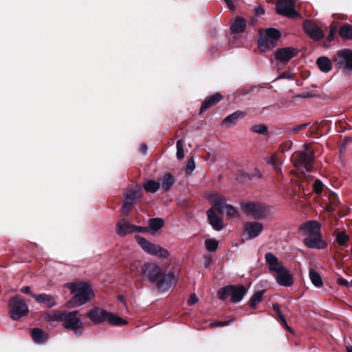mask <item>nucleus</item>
Wrapping results in <instances>:
<instances>
[{
    "instance_id": "774afa93",
    "label": "nucleus",
    "mask_w": 352,
    "mask_h": 352,
    "mask_svg": "<svg viewBox=\"0 0 352 352\" xmlns=\"http://www.w3.org/2000/svg\"><path fill=\"white\" fill-rule=\"evenodd\" d=\"M120 299L121 300H123V298H122V297H120Z\"/></svg>"
},
{
    "instance_id": "dca6fc26",
    "label": "nucleus",
    "mask_w": 352,
    "mask_h": 352,
    "mask_svg": "<svg viewBox=\"0 0 352 352\" xmlns=\"http://www.w3.org/2000/svg\"><path fill=\"white\" fill-rule=\"evenodd\" d=\"M213 206L221 214H226L228 217H235L238 215L236 209L231 205L227 204L223 198L214 201Z\"/></svg>"
},
{
    "instance_id": "e433bc0d",
    "label": "nucleus",
    "mask_w": 352,
    "mask_h": 352,
    "mask_svg": "<svg viewBox=\"0 0 352 352\" xmlns=\"http://www.w3.org/2000/svg\"><path fill=\"white\" fill-rule=\"evenodd\" d=\"M339 34L343 38L352 39V25H344L340 27Z\"/></svg>"
},
{
    "instance_id": "7c9ffc66",
    "label": "nucleus",
    "mask_w": 352,
    "mask_h": 352,
    "mask_svg": "<svg viewBox=\"0 0 352 352\" xmlns=\"http://www.w3.org/2000/svg\"><path fill=\"white\" fill-rule=\"evenodd\" d=\"M160 181H161L162 188L164 191L168 190L175 183V179L174 177L170 173L165 174L160 179Z\"/></svg>"
},
{
    "instance_id": "a18cd8bd",
    "label": "nucleus",
    "mask_w": 352,
    "mask_h": 352,
    "mask_svg": "<svg viewBox=\"0 0 352 352\" xmlns=\"http://www.w3.org/2000/svg\"><path fill=\"white\" fill-rule=\"evenodd\" d=\"M323 183L320 179H316L314 184H313V188L316 193L320 194L323 190Z\"/></svg>"
},
{
    "instance_id": "1a4fd4ad",
    "label": "nucleus",
    "mask_w": 352,
    "mask_h": 352,
    "mask_svg": "<svg viewBox=\"0 0 352 352\" xmlns=\"http://www.w3.org/2000/svg\"><path fill=\"white\" fill-rule=\"evenodd\" d=\"M334 62L337 67L352 74V51L349 49L342 50L336 54Z\"/></svg>"
},
{
    "instance_id": "473e14b6",
    "label": "nucleus",
    "mask_w": 352,
    "mask_h": 352,
    "mask_svg": "<svg viewBox=\"0 0 352 352\" xmlns=\"http://www.w3.org/2000/svg\"><path fill=\"white\" fill-rule=\"evenodd\" d=\"M107 320H108L110 324L115 326H122L127 324V321L126 320L122 319L118 315L110 312H108V318Z\"/></svg>"
},
{
    "instance_id": "c85d7f7f",
    "label": "nucleus",
    "mask_w": 352,
    "mask_h": 352,
    "mask_svg": "<svg viewBox=\"0 0 352 352\" xmlns=\"http://www.w3.org/2000/svg\"><path fill=\"white\" fill-rule=\"evenodd\" d=\"M31 336L33 340L37 344H43L47 340V335L41 329H32Z\"/></svg>"
},
{
    "instance_id": "2eb2a0df",
    "label": "nucleus",
    "mask_w": 352,
    "mask_h": 352,
    "mask_svg": "<svg viewBox=\"0 0 352 352\" xmlns=\"http://www.w3.org/2000/svg\"><path fill=\"white\" fill-rule=\"evenodd\" d=\"M298 50L294 47H283L274 52V58L280 63H287L298 54Z\"/></svg>"
},
{
    "instance_id": "6ab92c4d",
    "label": "nucleus",
    "mask_w": 352,
    "mask_h": 352,
    "mask_svg": "<svg viewBox=\"0 0 352 352\" xmlns=\"http://www.w3.org/2000/svg\"><path fill=\"white\" fill-rule=\"evenodd\" d=\"M87 316L94 324H100L107 320L108 311L100 307H94L88 311Z\"/></svg>"
},
{
    "instance_id": "f3484780",
    "label": "nucleus",
    "mask_w": 352,
    "mask_h": 352,
    "mask_svg": "<svg viewBox=\"0 0 352 352\" xmlns=\"http://www.w3.org/2000/svg\"><path fill=\"white\" fill-rule=\"evenodd\" d=\"M305 33L312 39L319 41L324 36L322 30L315 23L310 21H305L303 23Z\"/></svg>"
},
{
    "instance_id": "58836bf2",
    "label": "nucleus",
    "mask_w": 352,
    "mask_h": 352,
    "mask_svg": "<svg viewBox=\"0 0 352 352\" xmlns=\"http://www.w3.org/2000/svg\"><path fill=\"white\" fill-rule=\"evenodd\" d=\"M66 311H54L46 314L45 318L50 321H63Z\"/></svg>"
},
{
    "instance_id": "4be33fe9",
    "label": "nucleus",
    "mask_w": 352,
    "mask_h": 352,
    "mask_svg": "<svg viewBox=\"0 0 352 352\" xmlns=\"http://www.w3.org/2000/svg\"><path fill=\"white\" fill-rule=\"evenodd\" d=\"M258 47L263 52H266L274 48L276 41L263 34V31L259 32Z\"/></svg>"
},
{
    "instance_id": "864d4df0",
    "label": "nucleus",
    "mask_w": 352,
    "mask_h": 352,
    "mask_svg": "<svg viewBox=\"0 0 352 352\" xmlns=\"http://www.w3.org/2000/svg\"><path fill=\"white\" fill-rule=\"evenodd\" d=\"M229 322H230V321H225V322L216 321V322H211L210 326L211 327H223V326L228 325L229 324Z\"/></svg>"
},
{
    "instance_id": "79ce46f5",
    "label": "nucleus",
    "mask_w": 352,
    "mask_h": 352,
    "mask_svg": "<svg viewBox=\"0 0 352 352\" xmlns=\"http://www.w3.org/2000/svg\"><path fill=\"white\" fill-rule=\"evenodd\" d=\"M250 130L256 133L261 135H267L268 128L266 125L261 124L251 126Z\"/></svg>"
},
{
    "instance_id": "20e7f679",
    "label": "nucleus",
    "mask_w": 352,
    "mask_h": 352,
    "mask_svg": "<svg viewBox=\"0 0 352 352\" xmlns=\"http://www.w3.org/2000/svg\"><path fill=\"white\" fill-rule=\"evenodd\" d=\"M246 293L247 289L243 285L235 286L230 285L220 288L217 292V296L221 300H225L230 296L232 302L238 303L242 300Z\"/></svg>"
},
{
    "instance_id": "cd10ccee",
    "label": "nucleus",
    "mask_w": 352,
    "mask_h": 352,
    "mask_svg": "<svg viewBox=\"0 0 352 352\" xmlns=\"http://www.w3.org/2000/svg\"><path fill=\"white\" fill-rule=\"evenodd\" d=\"M246 27L245 20L240 16L235 19L230 26L232 32L234 34H240L244 32Z\"/></svg>"
},
{
    "instance_id": "c756f323",
    "label": "nucleus",
    "mask_w": 352,
    "mask_h": 352,
    "mask_svg": "<svg viewBox=\"0 0 352 352\" xmlns=\"http://www.w3.org/2000/svg\"><path fill=\"white\" fill-rule=\"evenodd\" d=\"M164 226V221L160 218L151 219L148 222V232L154 234Z\"/></svg>"
},
{
    "instance_id": "603ef678",
    "label": "nucleus",
    "mask_w": 352,
    "mask_h": 352,
    "mask_svg": "<svg viewBox=\"0 0 352 352\" xmlns=\"http://www.w3.org/2000/svg\"><path fill=\"white\" fill-rule=\"evenodd\" d=\"M254 13H255V15H256V16H261V15L264 14L265 7L261 5L256 6L254 9Z\"/></svg>"
},
{
    "instance_id": "a211bd4d",
    "label": "nucleus",
    "mask_w": 352,
    "mask_h": 352,
    "mask_svg": "<svg viewBox=\"0 0 352 352\" xmlns=\"http://www.w3.org/2000/svg\"><path fill=\"white\" fill-rule=\"evenodd\" d=\"M265 259L268 270L270 272H276V274L280 272L285 267L283 263L279 261L278 257L272 252L266 253Z\"/></svg>"
},
{
    "instance_id": "39448f33",
    "label": "nucleus",
    "mask_w": 352,
    "mask_h": 352,
    "mask_svg": "<svg viewBox=\"0 0 352 352\" xmlns=\"http://www.w3.org/2000/svg\"><path fill=\"white\" fill-rule=\"evenodd\" d=\"M135 240L142 250L148 254L162 258H166L169 256V252L166 249L151 243L140 235L135 236Z\"/></svg>"
},
{
    "instance_id": "09e8293b",
    "label": "nucleus",
    "mask_w": 352,
    "mask_h": 352,
    "mask_svg": "<svg viewBox=\"0 0 352 352\" xmlns=\"http://www.w3.org/2000/svg\"><path fill=\"white\" fill-rule=\"evenodd\" d=\"M148 232V227L138 226L133 225V232L143 233Z\"/></svg>"
},
{
    "instance_id": "72a5a7b5",
    "label": "nucleus",
    "mask_w": 352,
    "mask_h": 352,
    "mask_svg": "<svg viewBox=\"0 0 352 352\" xmlns=\"http://www.w3.org/2000/svg\"><path fill=\"white\" fill-rule=\"evenodd\" d=\"M309 278L312 284L316 287H321L323 285L322 278L318 272L311 269L309 272Z\"/></svg>"
},
{
    "instance_id": "9d476101",
    "label": "nucleus",
    "mask_w": 352,
    "mask_h": 352,
    "mask_svg": "<svg viewBox=\"0 0 352 352\" xmlns=\"http://www.w3.org/2000/svg\"><path fill=\"white\" fill-rule=\"evenodd\" d=\"M295 0H280L276 4V12L289 19H296L300 16L295 10Z\"/></svg>"
},
{
    "instance_id": "bb28decb",
    "label": "nucleus",
    "mask_w": 352,
    "mask_h": 352,
    "mask_svg": "<svg viewBox=\"0 0 352 352\" xmlns=\"http://www.w3.org/2000/svg\"><path fill=\"white\" fill-rule=\"evenodd\" d=\"M316 65L320 70L323 73H328L332 69V63L331 60L325 56H320L316 60Z\"/></svg>"
},
{
    "instance_id": "4c0bfd02",
    "label": "nucleus",
    "mask_w": 352,
    "mask_h": 352,
    "mask_svg": "<svg viewBox=\"0 0 352 352\" xmlns=\"http://www.w3.org/2000/svg\"><path fill=\"white\" fill-rule=\"evenodd\" d=\"M263 34L276 41L281 36L280 32L275 28H267L263 31Z\"/></svg>"
},
{
    "instance_id": "052dcab7",
    "label": "nucleus",
    "mask_w": 352,
    "mask_h": 352,
    "mask_svg": "<svg viewBox=\"0 0 352 352\" xmlns=\"http://www.w3.org/2000/svg\"><path fill=\"white\" fill-rule=\"evenodd\" d=\"M230 10H234L235 6L232 0H224Z\"/></svg>"
},
{
    "instance_id": "412c9836",
    "label": "nucleus",
    "mask_w": 352,
    "mask_h": 352,
    "mask_svg": "<svg viewBox=\"0 0 352 352\" xmlns=\"http://www.w3.org/2000/svg\"><path fill=\"white\" fill-rule=\"evenodd\" d=\"M246 111H236L226 116L223 120L222 124L225 125L226 128H229L232 125L236 124L239 120L243 119L246 116Z\"/></svg>"
},
{
    "instance_id": "aec40b11",
    "label": "nucleus",
    "mask_w": 352,
    "mask_h": 352,
    "mask_svg": "<svg viewBox=\"0 0 352 352\" xmlns=\"http://www.w3.org/2000/svg\"><path fill=\"white\" fill-rule=\"evenodd\" d=\"M276 280L279 285L287 287H291L294 284L293 276L286 267L280 272L276 273Z\"/></svg>"
},
{
    "instance_id": "393cba45",
    "label": "nucleus",
    "mask_w": 352,
    "mask_h": 352,
    "mask_svg": "<svg viewBox=\"0 0 352 352\" xmlns=\"http://www.w3.org/2000/svg\"><path fill=\"white\" fill-rule=\"evenodd\" d=\"M116 232L121 236L133 233V225L125 219H121L116 225Z\"/></svg>"
},
{
    "instance_id": "13d9d810",
    "label": "nucleus",
    "mask_w": 352,
    "mask_h": 352,
    "mask_svg": "<svg viewBox=\"0 0 352 352\" xmlns=\"http://www.w3.org/2000/svg\"><path fill=\"white\" fill-rule=\"evenodd\" d=\"M21 291L26 294H29L32 296L33 293L31 292V288L29 286H25L21 289Z\"/></svg>"
},
{
    "instance_id": "ddd939ff",
    "label": "nucleus",
    "mask_w": 352,
    "mask_h": 352,
    "mask_svg": "<svg viewBox=\"0 0 352 352\" xmlns=\"http://www.w3.org/2000/svg\"><path fill=\"white\" fill-rule=\"evenodd\" d=\"M263 225L258 221H248L244 224V235L247 239H253L260 235Z\"/></svg>"
},
{
    "instance_id": "ea45409f",
    "label": "nucleus",
    "mask_w": 352,
    "mask_h": 352,
    "mask_svg": "<svg viewBox=\"0 0 352 352\" xmlns=\"http://www.w3.org/2000/svg\"><path fill=\"white\" fill-rule=\"evenodd\" d=\"M266 162L268 164L271 165L274 169L278 171L280 170V165L282 163L280 162L277 155H273L270 157H267Z\"/></svg>"
},
{
    "instance_id": "5701e85b",
    "label": "nucleus",
    "mask_w": 352,
    "mask_h": 352,
    "mask_svg": "<svg viewBox=\"0 0 352 352\" xmlns=\"http://www.w3.org/2000/svg\"><path fill=\"white\" fill-rule=\"evenodd\" d=\"M207 216L209 223L212 228L217 231H220L223 228V223L221 218H219L214 212V210L210 208L207 211Z\"/></svg>"
},
{
    "instance_id": "0eeeda50",
    "label": "nucleus",
    "mask_w": 352,
    "mask_h": 352,
    "mask_svg": "<svg viewBox=\"0 0 352 352\" xmlns=\"http://www.w3.org/2000/svg\"><path fill=\"white\" fill-rule=\"evenodd\" d=\"M78 311H66L63 318V326L65 329L73 330L75 335L80 336L82 333V322L77 317Z\"/></svg>"
},
{
    "instance_id": "6e6d98bb",
    "label": "nucleus",
    "mask_w": 352,
    "mask_h": 352,
    "mask_svg": "<svg viewBox=\"0 0 352 352\" xmlns=\"http://www.w3.org/2000/svg\"><path fill=\"white\" fill-rule=\"evenodd\" d=\"M278 318H280V321L282 322V323L286 327V328L290 331L292 332V329L291 328L287 325V321H286V319L284 317V316L283 315V314L281 312L278 313Z\"/></svg>"
},
{
    "instance_id": "0e129e2a",
    "label": "nucleus",
    "mask_w": 352,
    "mask_h": 352,
    "mask_svg": "<svg viewBox=\"0 0 352 352\" xmlns=\"http://www.w3.org/2000/svg\"><path fill=\"white\" fill-rule=\"evenodd\" d=\"M272 307H273V309L277 313H280L281 312L280 311V307L278 304H273L272 305Z\"/></svg>"
},
{
    "instance_id": "c9c22d12",
    "label": "nucleus",
    "mask_w": 352,
    "mask_h": 352,
    "mask_svg": "<svg viewBox=\"0 0 352 352\" xmlns=\"http://www.w3.org/2000/svg\"><path fill=\"white\" fill-rule=\"evenodd\" d=\"M349 239V236L344 231H340L336 234V242L340 246L346 247Z\"/></svg>"
},
{
    "instance_id": "9b49d317",
    "label": "nucleus",
    "mask_w": 352,
    "mask_h": 352,
    "mask_svg": "<svg viewBox=\"0 0 352 352\" xmlns=\"http://www.w3.org/2000/svg\"><path fill=\"white\" fill-rule=\"evenodd\" d=\"M140 192L141 188L139 186H135L127 190L122 206V210L126 215L129 214L131 207L135 204L140 195Z\"/></svg>"
},
{
    "instance_id": "f704fd0d",
    "label": "nucleus",
    "mask_w": 352,
    "mask_h": 352,
    "mask_svg": "<svg viewBox=\"0 0 352 352\" xmlns=\"http://www.w3.org/2000/svg\"><path fill=\"white\" fill-rule=\"evenodd\" d=\"M264 291L260 290L254 293L250 299V306L251 308L255 309L257 307V304L261 302L263 298Z\"/></svg>"
},
{
    "instance_id": "49530a36",
    "label": "nucleus",
    "mask_w": 352,
    "mask_h": 352,
    "mask_svg": "<svg viewBox=\"0 0 352 352\" xmlns=\"http://www.w3.org/2000/svg\"><path fill=\"white\" fill-rule=\"evenodd\" d=\"M195 168V163L192 157H190L186 164V173H191L192 172Z\"/></svg>"
},
{
    "instance_id": "6e6552de",
    "label": "nucleus",
    "mask_w": 352,
    "mask_h": 352,
    "mask_svg": "<svg viewBox=\"0 0 352 352\" xmlns=\"http://www.w3.org/2000/svg\"><path fill=\"white\" fill-rule=\"evenodd\" d=\"M314 155L312 152L306 153L304 151L298 153L294 157V166L301 172H311L312 170V162Z\"/></svg>"
},
{
    "instance_id": "bf43d9fd",
    "label": "nucleus",
    "mask_w": 352,
    "mask_h": 352,
    "mask_svg": "<svg viewBox=\"0 0 352 352\" xmlns=\"http://www.w3.org/2000/svg\"><path fill=\"white\" fill-rule=\"evenodd\" d=\"M262 174L260 172L259 170H257V169H255L254 170V172L252 173V177H250L249 175H248V179L250 180L252 179V177H256L257 178H260L261 177Z\"/></svg>"
},
{
    "instance_id": "4d7b16f0",
    "label": "nucleus",
    "mask_w": 352,
    "mask_h": 352,
    "mask_svg": "<svg viewBox=\"0 0 352 352\" xmlns=\"http://www.w3.org/2000/svg\"><path fill=\"white\" fill-rule=\"evenodd\" d=\"M337 283L340 285H343V286H346V287L349 286V281L344 278H338Z\"/></svg>"
},
{
    "instance_id": "423d86ee",
    "label": "nucleus",
    "mask_w": 352,
    "mask_h": 352,
    "mask_svg": "<svg viewBox=\"0 0 352 352\" xmlns=\"http://www.w3.org/2000/svg\"><path fill=\"white\" fill-rule=\"evenodd\" d=\"M10 316L14 320H18L29 312L27 304L18 296L12 297L9 302Z\"/></svg>"
},
{
    "instance_id": "680f3d73",
    "label": "nucleus",
    "mask_w": 352,
    "mask_h": 352,
    "mask_svg": "<svg viewBox=\"0 0 352 352\" xmlns=\"http://www.w3.org/2000/svg\"><path fill=\"white\" fill-rule=\"evenodd\" d=\"M336 30V28H333V27H330V32H329V34L328 36V40L329 41H331L333 38V34H334V32Z\"/></svg>"
},
{
    "instance_id": "de8ad7c7",
    "label": "nucleus",
    "mask_w": 352,
    "mask_h": 352,
    "mask_svg": "<svg viewBox=\"0 0 352 352\" xmlns=\"http://www.w3.org/2000/svg\"><path fill=\"white\" fill-rule=\"evenodd\" d=\"M140 263L137 261L132 263L129 267L131 272L134 274L135 275L138 274V272L140 271Z\"/></svg>"
},
{
    "instance_id": "8fccbe9b",
    "label": "nucleus",
    "mask_w": 352,
    "mask_h": 352,
    "mask_svg": "<svg viewBox=\"0 0 352 352\" xmlns=\"http://www.w3.org/2000/svg\"><path fill=\"white\" fill-rule=\"evenodd\" d=\"M307 126H308V124H300V125H298V126H296L295 127H293L292 129H288V131H289V133L290 134H292L294 132H297V131H298L300 130L304 129Z\"/></svg>"
},
{
    "instance_id": "c03bdc74",
    "label": "nucleus",
    "mask_w": 352,
    "mask_h": 352,
    "mask_svg": "<svg viewBox=\"0 0 352 352\" xmlns=\"http://www.w3.org/2000/svg\"><path fill=\"white\" fill-rule=\"evenodd\" d=\"M329 201L331 204V206L329 207V210L331 212H333L334 209L332 208L333 206H337L339 203V199L337 195L336 194H331L329 196Z\"/></svg>"
},
{
    "instance_id": "a19ab883",
    "label": "nucleus",
    "mask_w": 352,
    "mask_h": 352,
    "mask_svg": "<svg viewBox=\"0 0 352 352\" xmlns=\"http://www.w3.org/2000/svg\"><path fill=\"white\" fill-rule=\"evenodd\" d=\"M205 245L210 252H214L219 246V242L213 239H208L205 241Z\"/></svg>"
},
{
    "instance_id": "e2e57ef3",
    "label": "nucleus",
    "mask_w": 352,
    "mask_h": 352,
    "mask_svg": "<svg viewBox=\"0 0 352 352\" xmlns=\"http://www.w3.org/2000/svg\"><path fill=\"white\" fill-rule=\"evenodd\" d=\"M147 146L145 144H142L140 145V150L142 153L145 154L147 151Z\"/></svg>"
},
{
    "instance_id": "3c124183",
    "label": "nucleus",
    "mask_w": 352,
    "mask_h": 352,
    "mask_svg": "<svg viewBox=\"0 0 352 352\" xmlns=\"http://www.w3.org/2000/svg\"><path fill=\"white\" fill-rule=\"evenodd\" d=\"M314 96V94L311 92H303L300 94H298L297 96H296L294 99H296V98H312Z\"/></svg>"
},
{
    "instance_id": "b1692460",
    "label": "nucleus",
    "mask_w": 352,
    "mask_h": 352,
    "mask_svg": "<svg viewBox=\"0 0 352 352\" xmlns=\"http://www.w3.org/2000/svg\"><path fill=\"white\" fill-rule=\"evenodd\" d=\"M32 297L37 302L45 304L48 308H52L56 304L54 298L47 294H32Z\"/></svg>"
},
{
    "instance_id": "f8f14e48",
    "label": "nucleus",
    "mask_w": 352,
    "mask_h": 352,
    "mask_svg": "<svg viewBox=\"0 0 352 352\" xmlns=\"http://www.w3.org/2000/svg\"><path fill=\"white\" fill-rule=\"evenodd\" d=\"M142 273L148 281L154 283L160 277L162 269L155 263H146L142 266Z\"/></svg>"
},
{
    "instance_id": "7ed1b4c3",
    "label": "nucleus",
    "mask_w": 352,
    "mask_h": 352,
    "mask_svg": "<svg viewBox=\"0 0 352 352\" xmlns=\"http://www.w3.org/2000/svg\"><path fill=\"white\" fill-rule=\"evenodd\" d=\"M241 206L243 212L255 219H264L270 214V207L260 203L242 202Z\"/></svg>"
},
{
    "instance_id": "338daca9",
    "label": "nucleus",
    "mask_w": 352,
    "mask_h": 352,
    "mask_svg": "<svg viewBox=\"0 0 352 352\" xmlns=\"http://www.w3.org/2000/svg\"><path fill=\"white\" fill-rule=\"evenodd\" d=\"M346 351L347 352H352V346H347Z\"/></svg>"
},
{
    "instance_id": "4468645a",
    "label": "nucleus",
    "mask_w": 352,
    "mask_h": 352,
    "mask_svg": "<svg viewBox=\"0 0 352 352\" xmlns=\"http://www.w3.org/2000/svg\"><path fill=\"white\" fill-rule=\"evenodd\" d=\"M177 282L174 272H168L164 274L159 279L157 283V289L162 292H165L170 289L173 286H175Z\"/></svg>"
},
{
    "instance_id": "f257e3e1",
    "label": "nucleus",
    "mask_w": 352,
    "mask_h": 352,
    "mask_svg": "<svg viewBox=\"0 0 352 352\" xmlns=\"http://www.w3.org/2000/svg\"><path fill=\"white\" fill-rule=\"evenodd\" d=\"M299 230L306 236L303 243L307 248L322 250L327 247L322 237L320 225L317 221H308L300 226Z\"/></svg>"
},
{
    "instance_id": "5fc2aeb1",
    "label": "nucleus",
    "mask_w": 352,
    "mask_h": 352,
    "mask_svg": "<svg viewBox=\"0 0 352 352\" xmlns=\"http://www.w3.org/2000/svg\"><path fill=\"white\" fill-rule=\"evenodd\" d=\"M199 299L197 297L195 294H192L190 295V298L188 301L189 305H192L198 302Z\"/></svg>"
},
{
    "instance_id": "69168bd1",
    "label": "nucleus",
    "mask_w": 352,
    "mask_h": 352,
    "mask_svg": "<svg viewBox=\"0 0 352 352\" xmlns=\"http://www.w3.org/2000/svg\"><path fill=\"white\" fill-rule=\"evenodd\" d=\"M352 141V138L346 137L344 139L343 144L345 146L349 142Z\"/></svg>"
},
{
    "instance_id": "37998d69",
    "label": "nucleus",
    "mask_w": 352,
    "mask_h": 352,
    "mask_svg": "<svg viewBox=\"0 0 352 352\" xmlns=\"http://www.w3.org/2000/svg\"><path fill=\"white\" fill-rule=\"evenodd\" d=\"M177 146V157L179 160H182L184 157V141L182 140H178L176 143Z\"/></svg>"
},
{
    "instance_id": "f03ea898",
    "label": "nucleus",
    "mask_w": 352,
    "mask_h": 352,
    "mask_svg": "<svg viewBox=\"0 0 352 352\" xmlns=\"http://www.w3.org/2000/svg\"><path fill=\"white\" fill-rule=\"evenodd\" d=\"M73 294L69 304L80 306L89 302L94 297V292L89 284L86 282L71 283L68 285Z\"/></svg>"
},
{
    "instance_id": "2f4dec72",
    "label": "nucleus",
    "mask_w": 352,
    "mask_h": 352,
    "mask_svg": "<svg viewBox=\"0 0 352 352\" xmlns=\"http://www.w3.org/2000/svg\"><path fill=\"white\" fill-rule=\"evenodd\" d=\"M143 188L147 192L155 193L160 189V183L152 179L148 180L144 183Z\"/></svg>"
},
{
    "instance_id": "a878e982",
    "label": "nucleus",
    "mask_w": 352,
    "mask_h": 352,
    "mask_svg": "<svg viewBox=\"0 0 352 352\" xmlns=\"http://www.w3.org/2000/svg\"><path fill=\"white\" fill-rule=\"evenodd\" d=\"M222 99L223 97L219 93H216L211 96L206 98L201 106L200 112L206 111L210 107L216 104Z\"/></svg>"
}]
</instances>
